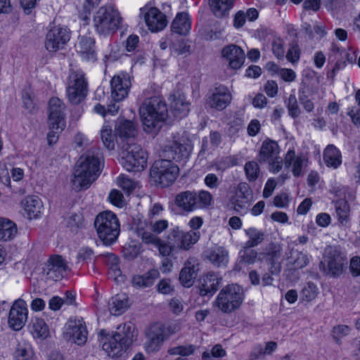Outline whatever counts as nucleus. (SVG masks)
<instances>
[{"mask_svg": "<svg viewBox=\"0 0 360 360\" xmlns=\"http://www.w3.org/2000/svg\"><path fill=\"white\" fill-rule=\"evenodd\" d=\"M33 334L41 338H46L49 335V328L42 319L36 318L32 321Z\"/></svg>", "mask_w": 360, "mask_h": 360, "instance_id": "09e8293b", "label": "nucleus"}, {"mask_svg": "<svg viewBox=\"0 0 360 360\" xmlns=\"http://www.w3.org/2000/svg\"><path fill=\"white\" fill-rule=\"evenodd\" d=\"M158 291L162 294L168 295L173 291L169 279H162L157 285Z\"/></svg>", "mask_w": 360, "mask_h": 360, "instance_id": "774afa93", "label": "nucleus"}, {"mask_svg": "<svg viewBox=\"0 0 360 360\" xmlns=\"http://www.w3.org/2000/svg\"><path fill=\"white\" fill-rule=\"evenodd\" d=\"M347 263V257L340 246L329 245L324 250L319 266L324 274L335 278L343 274Z\"/></svg>", "mask_w": 360, "mask_h": 360, "instance_id": "20e7f679", "label": "nucleus"}, {"mask_svg": "<svg viewBox=\"0 0 360 360\" xmlns=\"http://www.w3.org/2000/svg\"><path fill=\"white\" fill-rule=\"evenodd\" d=\"M282 253V247L279 244L271 243L264 252V258L269 265V270L271 274H278L281 271V264L277 260Z\"/></svg>", "mask_w": 360, "mask_h": 360, "instance_id": "b1692460", "label": "nucleus"}, {"mask_svg": "<svg viewBox=\"0 0 360 360\" xmlns=\"http://www.w3.org/2000/svg\"><path fill=\"white\" fill-rule=\"evenodd\" d=\"M279 153L280 148L277 142L268 139L262 143L257 160L261 164L266 163L269 160H275Z\"/></svg>", "mask_w": 360, "mask_h": 360, "instance_id": "a878e982", "label": "nucleus"}, {"mask_svg": "<svg viewBox=\"0 0 360 360\" xmlns=\"http://www.w3.org/2000/svg\"><path fill=\"white\" fill-rule=\"evenodd\" d=\"M191 147L187 143H181L178 141H173L167 146L168 157L172 158L176 161H180L184 158H187L191 153Z\"/></svg>", "mask_w": 360, "mask_h": 360, "instance_id": "2f4dec72", "label": "nucleus"}, {"mask_svg": "<svg viewBox=\"0 0 360 360\" xmlns=\"http://www.w3.org/2000/svg\"><path fill=\"white\" fill-rule=\"evenodd\" d=\"M195 277L196 273L195 271V266L188 261L180 272L179 281L184 286L190 287L193 284V281Z\"/></svg>", "mask_w": 360, "mask_h": 360, "instance_id": "79ce46f5", "label": "nucleus"}, {"mask_svg": "<svg viewBox=\"0 0 360 360\" xmlns=\"http://www.w3.org/2000/svg\"><path fill=\"white\" fill-rule=\"evenodd\" d=\"M172 52L177 56H183L190 53L191 46L184 41H179L172 46Z\"/></svg>", "mask_w": 360, "mask_h": 360, "instance_id": "680f3d73", "label": "nucleus"}, {"mask_svg": "<svg viewBox=\"0 0 360 360\" xmlns=\"http://www.w3.org/2000/svg\"><path fill=\"white\" fill-rule=\"evenodd\" d=\"M70 39V33L65 27H54L46 37L45 47L49 52H56L65 47Z\"/></svg>", "mask_w": 360, "mask_h": 360, "instance_id": "f8f14e48", "label": "nucleus"}, {"mask_svg": "<svg viewBox=\"0 0 360 360\" xmlns=\"http://www.w3.org/2000/svg\"><path fill=\"white\" fill-rule=\"evenodd\" d=\"M169 223L166 219L157 220L150 225L147 224V229L149 233L157 236L168 228Z\"/></svg>", "mask_w": 360, "mask_h": 360, "instance_id": "5fc2aeb1", "label": "nucleus"}, {"mask_svg": "<svg viewBox=\"0 0 360 360\" xmlns=\"http://www.w3.org/2000/svg\"><path fill=\"white\" fill-rule=\"evenodd\" d=\"M129 307V298L125 294H117L112 297L109 303L108 307L111 314L119 316L127 311Z\"/></svg>", "mask_w": 360, "mask_h": 360, "instance_id": "72a5a7b5", "label": "nucleus"}, {"mask_svg": "<svg viewBox=\"0 0 360 360\" xmlns=\"http://www.w3.org/2000/svg\"><path fill=\"white\" fill-rule=\"evenodd\" d=\"M146 341L144 347L148 353L158 352L167 338L165 327L160 323L151 326L146 332Z\"/></svg>", "mask_w": 360, "mask_h": 360, "instance_id": "f3484780", "label": "nucleus"}, {"mask_svg": "<svg viewBox=\"0 0 360 360\" xmlns=\"http://www.w3.org/2000/svg\"><path fill=\"white\" fill-rule=\"evenodd\" d=\"M22 205L30 219L38 217L43 207L41 200L36 195L27 196L22 200Z\"/></svg>", "mask_w": 360, "mask_h": 360, "instance_id": "f704fd0d", "label": "nucleus"}, {"mask_svg": "<svg viewBox=\"0 0 360 360\" xmlns=\"http://www.w3.org/2000/svg\"><path fill=\"white\" fill-rule=\"evenodd\" d=\"M99 238L105 245L114 243L120 234V224L116 215L110 211L99 214L94 221Z\"/></svg>", "mask_w": 360, "mask_h": 360, "instance_id": "6e6552de", "label": "nucleus"}, {"mask_svg": "<svg viewBox=\"0 0 360 360\" xmlns=\"http://www.w3.org/2000/svg\"><path fill=\"white\" fill-rule=\"evenodd\" d=\"M87 330L82 319H70L66 326L65 335L78 345H84L87 340Z\"/></svg>", "mask_w": 360, "mask_h": 360, "instance_id": "aec40b11", "label": "nucleus"}, {"mask_svg": "<svg viewBox=\"0 0 360 360\" xmlns=\"http://www.w3.org/2000/svg\"><path fill=\"white\" fill-rule=\"evenodd\" d=\"M195 349L196 347L193 345H179L170 348L168 350V354L170 355H180L182 358L193 354Z\"/></svg>", "mask_w": 360, "mask_h": 360, "instance_id": "8fccbe9b", "label": "nucleus"}, {"mask_svg": "<svg viewBox=\"0 0 360 360\" xmlns=\"http://www.w3.org/2000/svg\"><path fill=\"white\" fill-rule=\"evenodd\" d=\"M160 276L158 270L153 269L143 275H134L131 278V283L134 288H146L152 286Z\"/></svg>", "mask_w": 360, "mask_h": 360, "instance_id": "c756f323", "label": "nucleus"}, {"mask_svg": "<svg viewBox=\"0 0 360 360\" xmlns=\"http://www.w3.org/2000/svg\"><path fill=\"white\" fill-rule=\"evenodd\" d=\"M285 258L290 269H302L309 262L307 255L294 249H290L289 252L285 253Z\"/></svg>", "mask_w": 360, "mask_h": 360, "instance_id": "cd10ccee", "label": "nucleus"}, {"mask_svg": "<svg viewBox=\"0 0 360 360\" xmlns=\"http://www.w3.org/2000/svg\"><path fill=\"white\" fill-rule=\"evenodd\" d=\"M140 15L143 17L151 32H159L167 26V20L165 15L157 8L143 7L140 9Z\"/></svg>", "mask_w": 360, "mask_h": 360, "instance_id": "4468645a", "label": "nucleus"}, {"mask_svg": "<svg viewBox=\"0 0 360 360\" xmlns=\"http://www.w3.org/2000/svg\"><path fill=\"white\" fill-rule=\"evenodd\" d=\"M75 48L77 52L84 60L88 61H95L96 60L95 39L93 37L89 36L79 37Z\"/></svg>", "mask_w": 360, "mask_h": 360, "instance_id": "5701e85b", "label": "nucleus"}, {"mask_svg": "<svg viewBox=\"0 0 360 360\" xmlns=\"http://www.w3.org/2000/svg\"><path fill=\"white\" fill-rule=\"evenodd\" d=\"M115 133L120 139H129V142H131V139H134L137 133L136 124L132 121L120 120L115 127Z\"/></svg>", "mask_w": 360, "mask_h": 360, "instance_id": "473e14b6", "label": "nucleus"}, {"mask_svg": "<svg viewBox=\"0 0 360 360\" xmlns=\"http://www.w3.org/2000/svg\"><path fill=\"white\" fill-rule=\"evenodd\" d=\"M232 95L229 89L223 85L215 87L207 99V105L214 110H223L231 102Z\"/></svg>", "mask_w": 360, "mask_h": 360, "instance_id": "a211bd4d", "label": "nucleus"}, {"mask_svg": "<svg viewBox=\"0 0 360 360\" xmlns=\"http://www.w3.org/2000/svg\"><path fill=\"white\" fill-rule=\"evenodd\" d=\"M140 252V247L136 245H129L123 248L124 257L129 260L136 258Z\"/></svg>", "mask_w": 360, "mask_h": 360, "instance_id": "052dcab7", "label": "nucleus"}, {"mask_svg": "<svg viewBox=\"0 0 360 360\" xmlns=\"http://www.w3.org/2000/svg\"><path fill=\"white\" fill-rule=\"evenodd\" d=\"M139 112L144 131L150 133L161 127L167 117L168 109L165 100L155 96L144 100Z\"/></svg>", "mask_w": 360, "mask_h": 360, "instance_id": "f03ea898", "label": "nucleus"}, {"mask_svg": "<svg viewBox=\"0 0 360 360\" xmlns=\"http://www.w3.org/2000/svg\"><path fill=\"white\" fill-rule=\"evenodd\" d=\"M212 202V196L207 191H183L178 193L174 199L175 205L184 212H192L197 209L209 207Z\"/></svg>", "mask_w": 360, "mask_h": 360, "instance_id": "0eeeda50", "label": "nucleus"}, {"mask_svg": "<svg viewBox=\"0 0 360 360\" xmlns=\"http://www.w3.org/2000/svg\"><path fill=\"white\" fill-rule=\"evenodd\" d=\"M335 210L338 220L341 224L347 221L349 217V207L345 200H338L335 202Z\"/></svg>", "mask_w": 360, "mask_h": 360, "instance_id": "de8ad7c7", "label": "nucleus"}, {"mask_svg": "<svg viewBox=\"0 0 360 360\" xmlns=\"http://www.w3.org/2000/svg\"><path fill=\"white\" fill-rule=\"evenodd\" d=\"M300 51L297 45L292 46L286 54L287 60L292 64L296 63L300 60Z\"/></svg>", "mask_w": 360, "mask_h": 360, "instance_id": "338daca9", "label": "nucleus"}, {"mask_svg": "<svg viewBox=\"0 0 360 360\" xmlns=\"http://www.w3.org/2000/svg\"><path fill=\"white\" fill-rule=\"evenodd\" d=\"M243 300V288L237 284H231L220 290L214 302V306L223 313L230 314L240 307Z\"/></svg>", "mask_w": 360, "mask_h": 360, "instance_id": "423d86ee", "label": "nucleus"}, {"mask_svg": "<svg viewBox=\"0 0 360 360\" xmlns=\"http://www.w3.org/2000/svg\"><path fill=\"white\" fill-rule=\"evenodd\" d=\"M68 269L65 260L60 255H53L46 263L44 274L46 279L58 281L66 275Z\"/></svg>", "mask_w": 360, "mask_h": 360, "instance_id": "dca6fc26", "label": "nucleus"}, {"mask_svg": "<svg viewBox=\"0 0 360 360\" xmlns=\"http://www.w3.org/2000/svg\"><path fill=\"white\" fill-rule=\"evenodd\" d=\"M134 327L131 323H123L117 326L112 337L122 342L124 345L130 346L134 340Z\"/></svg>", "mask_w": 360, "mask_h": 360, "instance_id": "e433bc0d", "label": "nucleus"}, {"mask_svg": "<svg viewBox=\"0 0 360 360\" xmlns=\"http://www.w3.org/2000/svg\"><path fill=\"white\" fill-rule=\"evenodd\" d=\"M190 103L181 94H174L170 97V108L174 116L177 118L186 117L190 110Z\"/></svg>", "mask_w": 360, "mask_h": 360, "instance_id": "bb28decb", "label": "nucleus"}, {"mask_svg": "<svg viewBox=\"0 0 360 360\" xmlns=\"http://www.w3.org/2000/svg\"><path fill=\"white\" fill-rule=\"evenodd\" d=\"M116 134L112 133L111 127L104 125L101 131V137L103 144L108 150H112L115 148V136Z\"/></svg>", "mask_w": 360, "mask_h": 360, "instance_id": "a18cd8bd", "label": "nucleus"}, {"mask_svg": "<svg viewBox=\"0 0 360 360\" xmlns=\"http://www.w3.org/2000/svg\"><path fill=\"white\" fill-rule=\"evenodd\" d=\"M33 351L31 345L24 340H19L14 352L16 360H32Z\"/></svg>", "mask_w": 360, "mask_h": 360, "instance_id": "37998d69", "label": "nucleus"}, {"mask_svg": "<svg viewBox=\"0 0 360 360\" xmlns=\"http://www.w3.org/2000/svg\"><path fill=\"white\" fill-rule=\"evenodd\" d=\"M244 169L249 181H254L258 178L260 169L257 162L249 161L246 162Z\"/></svg>", "mask_w": 360, "mask_h": 360, "instance_id": "3c124183", "label": "nucleus"}, {"mask_svg": "<svg viewBox=\"0 0 360 360\" xmlns=\"http://www.w3.org/2000/svg\"><path fill=\"white\" fill-rule=\"evenodd\" d=\"M226 355V351L223 349L221 345H216L214 346L211 352H205L202 353V358L203 360H212V357L221 358Z\"/></svg>", "mask_w": 360, "mask_h": 360, "instance_id": "bf43d9fd", "label": "nucleus"}, {"mask_svg": "<svg viewBox=\"0 0 360 360\" xmlns=\"http://www.w3.org/2000/svg\"><path fill=\"white\" fill-rule=\"evenodd\" d=\"M121 22L120 12L112 5L100 7L94 16V27L99 34L108 35L115 33Z\"/></svg>", "mask_w": 360, "mask_h": 360, "instance_id": "39448f33", "label": "nucleus"}, {"mask_svg": "<svg viewBox=\"0 0 360 360\" xmlns=\"http://www.w3.org/2000/svg\"><path fill=\"white\" fill-rule=\"evenodd\" d=\"M28 309L27 304L22 299L16 300L9 311L8 325L13 330H20L27 320Z\"/></svg>", "mask_w": 360, "mask_h": 360, "instance_id": "ddd939ff", "label": "nucleus"}, {"mask_svg": "<svg viewBox=\"0 0 360 360\" xmlns=\"http://www.w3.org/2000/svg\"><path fill=\"white\" fill-rule=\"evenodd\" d=\"M101 173V162L98 157L88 153L78 160L72 180L76 191L88 188Z\"/></svg>", "mask_w": 360, "mask_h": 360, "instance_id": "7ed1b4c3", "label": "nucleus"}, {"mask_svg": "<svg viewBox=\"0 0 360 360\" xmlns=\"http://www.w3.org/2000/svg\"><path fill=\"white\" fill-rule=\"evenodd\" d=\"M121 155L122 165L129 172H141L147 165L146 153L134 141L122 145Z\"/></svg>", "mask_w": 360, "mask_h": 360, "instance_id": "1a4fd4ad", "label": "nucleus"}, {"mask_svg": "<svg viewBox=\"0 0 360 360\" xmlns=\"http://www.w3.org/2000/svg\"><path fill=\"white\" fill-rule=\"evenodd\" d=\"M233 210L240 214H245L250 211L252 199L245 186H239L230 200Z\"/></svg>", "mask_w": 360, "mask_h": 360, "instance_id": "412c9836", "label": "nucleus"}, {"mask_svg": "<svg viewBox=\"0 0 360 360\" xmlns=\"http://www.w3.org/2000/svg\"><path fill=\"white\" fill-rule=\"evenodd\" d=\"M179 172L178 166L168 160H156L150 168V176L156 184L162 187L172 185Z\"/></svg>", "mask_w": 360, "mask_h": 360, "instance_id": "9d476101", "label": "nucleus"}, {"mask_svg": "<svg viewBox=\"0 0 360 360\" xmlns=\"http://www.w3.org/2000/svg\"><path fill=\"white\" fill-rule=\"evenodd\" d=\"M268 65H271L272 68H275L277 70L278 75L281 77V78L287 82H292L296 78V74L294 70L292 69L288 68H280L277 67L274 63H268Z\"/></svg>", "mask_w": 360, "mask_h": 360, "instance_id": "6e6d98bb", "label": "nucleus"}, {"mask_svg": "<svg viewBox=\"0 0 360 360\" xmlns=\"http://www.w3.org/2000/svg\"><path fill=\"white\" fill-rule=\"evenodd\" d=\"M235 0H210V6L213 14L217 18L228 15L233 6Z\"/></svg>", "mask_w": 360, "mask_h": 360, "instance_id": "4c0bfd02", "label": "nucleus"}, {"mask_svg": "<svg viewBox=\"0 0 360 360\" xmlns=\"http://www.w3.org/2000/svg\"><path fill=\"white\" fill-rule=\"evenodd\" d=\"M299 101L307 112H311L314 110V104L311 100L305 95L304 90L299 91Z\"/></svg>", "mask_w": 360, "mask_h": 360, "instance_id": "e2e57ef3", "label": "nucleus"}, {"mask_svg": "<svg viewBox=\"0 0 360 360\" xmlns=\"http://www.w3.org/2000/svg\"><path fill=\"white\" fill-rule=\"evenodd\" d=\"M351 330L347 325H338L333 328V338L337 343H340L342 338L348 335Z\"/></svg>", "mask_w": 360, "mask_h": 360, "instance_id": "4d7b16f0", "label": "nucleus"}, {"mask_svg": "<svg viewBox=\"0 0 360 360\" xmlns=\"http://www.w3.org/2000/svg\"><path fill=\"white\" fill-rule=\"evenodd\" d=\"M221 280L214 273H208L202 276L198 280L199 293L201 296L214 293L219 287Z\"/></svg>", "mask_w": 360, "mask_h": 360, "instance_id": "393cba45", "label": "nucleus"}, {"mask_svg": "<svg viewBox=\"0 0 360 360\" xmlns=\"http://www.w3.org/2000/svg\"><path fill=\"white\" fill-rule=\"evenodd\" d=\"M304 158L303 156L295 155L294 150H289L285 154L284 158V164L285 167H292V172L296 177L303 175L302 168L304 164Z\"/></svg>", "mask_w": 360, "mask_h": 360, "instance_id": "7c9ffc66", "label": "nucleus"}, {"mask_svg": "<svg viewBox=\"0 0 360 360\" xmlns=\"http://www.w3.org/2000/svg\"><path fill=\"white\" fill-rule=\"evenodd\" d=\"M222 57L229 63L231 69H240L245 61V53L237 45L230 44L225 46L221 51Z\"/></svg>", "mask_w": 360, "mask_h": 360, "instance_id": "4be33fe9", "label": "nucleus"}, {"mask_svg": "<svg viewBox=\"0 0 360 360\" xmlns=\"http://www.w3.org/2000/svg\"><path fill=\"white\" fill-rule=\"evenodd\" d=\"M257 257V252L252 250L251 248H246L244 245L243 249L240 251V261L245 264H253Z\"/></svg>", "mask_w": 360, "mask_h": 360, "instance_id": "864d4df0", "label": "nucleus"}, {"mask_svg": "<svg viewBox=\"0 0 360 360\" xmlns=\"http://www.w3.org/2000/svg\"><path fill=\"white\" fill-rule=\"evenodd\" d=\"M208 259L215 266H225L229 260V253L222 247L214 248L207 255Z\"/></svg>", "mask_w": 360, "mask_h": 360, "instance_id": "a19ab883", "label": "nucleus"}, {"mask_svg": "<svg viewBox=\"0 0 360 360\" xmlns=\"http://www.w3.org/2000/svg\"><path fill=\"white\" fill-rule=\"evenodd\" d=\"M117 103L118 102L113 101V103L108 105L107 108L101 104H97L94 107V110L103 116H105L107 113L115 115L118 112L120 109V105L117 104Z\"/></svg>", "mask_w": 360, "mask_h": 360, "instance_id": "13d9d810", "label": "nucleus"}, {"mask_svg": "<svg viewBox=\"0 0 360 360\" xmlns=\"http://www.w3.org/2000/svg\"><path fill=\"white\" fill-rule=\"evenodd\" d=\"M286 107L289 115L292 118H297L301 113V109L298 105L297 100L294 94H290L286 101Z\"/></svg>", "mask_w": 360, "mask_h": 360, "instance_id": "603ef678", "label": "nucleus"}, {"mask_svg": "<svg viewBox=\"0 0 360 360\" xmlns=\"http://www.w3.org/2000/svg\"><path fill=\"white\" fill-rule=\"evenodd\" d=\"M17 233V226L11 220L0 218V240H12Z\"/></svg>", "mask_w": 360, "mask_h": 360, "instance_id": "ea45409f", "label": "nucleus"}, {"mask_svg": "<svg viewBox=\"0 0 360 360\" xmlns=\"http://www.w3.org/2000/svg\"><path fill=\"white\" fill-rule=\"evenodd\" d=\"M191 28V20L189 15L186 12L178 13L171 25L172 32L179 35H186Z\"/></svg>", "mask_w": 360, "mask_h": 360, "instance_id": "c85d7f7f", "label": "nucleus"}, {"mask_svg": "<svg viewBox=\"0 0 360 360\" xmlns=\"http://www.w3.org/2000/svg\"><path fill=\"white\" fill-rule=\"evenodd\" d=\"M318 295V288L312 282H308L300 292V297L302 301L311 302Z\"/></svg>", "mask_w": 360, "mask_h": 360, "instance_id": "49530a36", "label": "nucleus"}, {"mask_svg": "<svg viewBox=\"0 0 360 360\" xmlns=\"http://www.w3.org/2000/svg\"><path fill=\"white\" fill-rule=\"evenodd\" d=\"M67 96L72 104L77 105L87 94V82L81 70H71L67 85Z\"/></svg>", "mask_w": 360, "mask_h": 360, "instance_id": "9b49d317", "label": "nucleus"}, {"mask_svg": "<svg viewBox=\"0 0 360 360\" xmlns=\"http://www.w3.org/2000/svg\"><path fill=\"white\" fill-rule=\"evenodd\" d=\"M245 233L249 237V240L244 245H246V248L255 247L260 244L264 238V233L255 228H250L245 230Z\"/></svg>", "mask_w": 360, "mask_h": 360, "instance_id": "c03bdc74", "label": "nucleus"}, {"mask_svg": "<svg viewBox=\"0 0 360 360\" xmlns=\"http://www.w3.org/2000/svg\"><path fill=\"white\" fill-rule=\"evenodd\" d=\"M102 348L109 356L117 358L122 356L129 346L124 345L122 342L112 337L108 341L103 343Z\"/></svg>", "mask_w": 360, "mask_h": 360, "instance_id": "c9c22d12", "label": "nucleus"}, {"mask_svg": "<svg viewBox=\"0 0 360 360\" xmlns=\"http://www.w3.org/2000/svg\"><path fill=\"white\" fill-rule=\"evenodd\" d=\"M323 160L328 167L338 168L342 163L340 151L334 145H328L323 153Z\"/></svg>", "mask_w": 360, "mask_h": 360, "instance_id": "58836bf2", "label": "nucleus"}, {"mask_svg": "<svg viewBox=\"0 0 360 360\" xmlns=\"http://www.w3.org/2000/svg\"><path fill=\"white\" fill-rule=\"evenodd\" d=\"M131 86V77L127 72L115 75L110 81L111 96L113 101L120 102L125 99Z\"/></svg>", "mask_w": 360, "mask_h": 360, "instance_id": "2eb2a0df", "label": "nucleus"}, {"mask_svg": "<svg viewBox=\"0 0 360 360\" xmlns=\"http://www.w3.org/2000/svg\"><path fill=\"white\" fill-rule=\"evenodd\" d=\"M108 198L111 203L117 207H122L124 204L123 195L120 191L112 190L110 193Z\"/></svg>", "mask_w": 360, "mask_h": 360, "instance_id": "69168bd1", "label": "nucleus"}, {"mask_svg": "<svg viewBox=\"0 0 360 360\" xmlns=\"http://www.w3.org/2000/svg\"><path fill=\"white\" fill-rule=\"evenodd\" d=\"M65 105L63 101L57 97H52L49 102V125L53 128L65 126Z\"/></svg>", "mask_w": 360, "mask_h": 360, "instance_id": "6ab92c4d", "label": "nucleus"}, {"mask_svg": "<svg viewBox=\"0 0 360 360\" xmlns=\"http://www.w3.org/2000/svg\"><path fill=\"white\" fill-rule=\"evenodd\" d=\"M134 231L143 243L155 245L158 248L160 255L164 257L170 255L176 250H189L200 236L198 231L184 232L180 230L179 226H175L170 230L166 240H163L148 231L146 220L139 218L134 221Z\"/></svg>", "mask_w": 360, "mask_h": 360, "instance_id": "f257e3e1", "label": "nucleus"}, {"mask_svg": "<svg viewBox=\"0 0 360 360\" xmlns=\"http://www.w3.org/2000/svg\"><path fill=\"white\" fill-rule=\"evenodd\" d=\"M272 51L275 56L278 58L284 57L283 41L280 38L274 39L272 41Z\"/></svg>", "mask_w": 360, "mask_h": 360, "instance_id": "0e129e2a", "label": "nucleus"}]
</instances>
